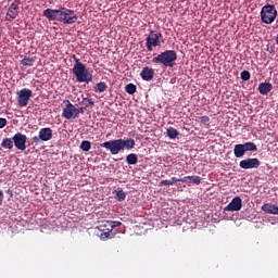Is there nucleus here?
Segmentation results:
<instances>
[{"label":"nucleus","instance_id":"nucleus-1","mask_svg":"<svg viewBox=\"0 0 278 278\" xmlns=\"http://www.w3.org/2000/svg\"><path fill=\"white\" fill-rule=\"evenodd\" d=\"M43 16L48 18V21H59V23H63V25H73L78 20L75 11L67 8L46 9Z\"/></svg>","mask_w":278,"mask_h":278},{"label":"nucleus","instance_id":"nucleus-2","mask_svg":"<svg viewBox=\"0 0 278 278\" xmlns=\"http://www.w3.org/2000/svg\"><path fill=\"white\" fill-rule=\"evenodd\" d=\"M73 60L75 64L72 71L78 84H90V81H92V74L90 73V70H88L86 64L81 63V61L77 59L75 54L73 55Z\"/></svg>","mask_w":278,"mask_h":278},{"label":"nucleus","instance_id":"nucleus-3","mask_svg":"<svg viewBox=\"0 0 278 278\" xmlns=\"http://www.w3.org/2000/svg\"><path fill=\"white\" fill-rule=\"evenodd\" d=\"M177 61V52L175 50H166L152 59L153 64H163V66L173 68Z\"/></svg>","mask_w":278,"mask_h":278},{"label":"nucleus","instance_id":"nucleus-4","mask_svg":"<svg viewBox=\"0 0 278 278\" xmlns=\"http://www.w3.org/2000/svg\"><path fill=\"white\" fill-rule=\"evenodd\" d=\"M277 18V9L273 4L264 5L261 10V21L265 25H271Z\"/></svg>","mask_w":278,"mask_h":278},{"label":"nucleus","instance_id":"nucleus-5","mask_svg":"<svg viewBox=\"0 0 278 278\" xmlns=\"http://www.w3.org/2000/svg\"><path fill=\"white\" fill-rule=\"evenodd\" d=\"M123 142L122 140L105 141L101 143V147L110 151L111 155H118L125 149V143Z\"/></svg>","mask_w":278,"mask_h":278},{"label":"nucleus","instance_id":"nucleus-6","mask_svg":"<svg viewBox=\"0 0 278 278\" xmlns=\"http://www.w3.org/2000/svg\"><path fill=\"white\" fill-rule=\"evenodd\" d=\"M121 222H105L104 225H100L99 229L101 232L100 238L101 240H110L111 233H112V229H114V227H121Z\"/></svg>","mask_w":278,"mask_h":278},{"label":"nucleus","instance_id":"nucleus-7","mask_svg":"<svg viewBox=\"0 0 278 278\" xmlns=\"http://www.w3.org/2000/svg\"><path fill=\"white\" fill-rule=\"evenodd\" d=\"M64 105L62 117L66 121H75L77 118V106L71 103V100H64Z\"/></svg>","mask_w":278,"mask_h":278},{"label":"nucleus","instance_id":"nucleus-8","mask_svg":"<svg viewBox=\"0 0 278 278\" xmlns=\"http://www.w3.org/2000/svg\"><path fill=\"white\" fill-rule=\"evenodd\" d=\"M161 38H162V33H154L153 30H151L146 39V47L148 51H153V47H161L162 45V41H160Z\"/></svg>","mask_w":278,"mask_h":278},{"label":"nucleus","instance_id":"nucleus-9","mask_svg":"<svg viewBox=\"0 0 278 278\" xmlns=\"http://www.w3.org/2000/svg\"><path fill=\"white\" fill-rule=\"evenodd\" d=\"M17 103L20 108H27L29 105V99H31V89L24 88L16 92Z\"/></svg>","mask_w":278,"mask_h":278},{"label":"nucleus","instance_id":"nucleus-10","mask_svg":"<svg viewBox=\"0 0 278 278\" xmlns=\"http://www.w3.org/2000/svg\"><path fill=\"white\" fill-rule=\"evenodd\" d=\"M21 2L18 0H15L8 9L7 15H5V21L8 23H12L18 16V4Z\"/></svg>","mask_w":278,"mask_h":278},{"label":"nucleus","instance_id":"nucleus-11","mask_svg":"<svg viewBox=\"0 0 278 278\" xmlns=\"http://www.w3.org/2000/svg\"><path fill=\"white\" fill-rule=\"evenodd\" d=\"M261 164L262 162H260L258 159H245L240 161L239 166L244 170H249L251 168H260Z\"/></svg>","mask_w":278,"mask_h":278},{"label":"nucleus","instance_id":"nucleus-12","mask_svg":"<svg viewBox=\"0 0 278 278\" xmlns=\"http://www.w3.org/2000/svg\"><path fill=\"white\" fill-rule=\"evenodd\" d=\"M242 210V198L235 197L231 202L224 207V212H240Z\"/></svg>","mask_w":278,"mask_h":278},{"label":"nucleus","instance_id":"nucleus-13","mask_svg":"<svg viewBox=\"0 0 278 278\" xmlns=\"http://www.w3.org/2000/svg\"><path fill=\"white\" fill-rule=\"evenodd\" d=\"M140 77L143 79V81H151L153 77H155V71L151 67H143L140 72Z\"/></svg>","mask_w":278,"mask_h":278},{"label":"nucleus","instance_id":"nucleus-14","mask_svg":"<svg viewBox=\"0 0 278 278\" xmlns=\"http://www.w3.org/2000/svg\"><path fill=\"white\" fill-rule=\"evenodd\" d=\"M262 212H265V214H274L278 215V206L270 203H265L261 207Z\"/></svg>","mask_w":278,"mask_h":278},{"label":"nucleus","instance_id":"nucleus-15","mask_svg":"<svg viewBox=\"0 0 278 278\" xmlns=\"http://www.w3.org/2000/svg\"><path fill=\"white\" fill-rule=\"evenodd\" d=\"M53 138V130L51 128H41L39 130V140H51Z\"/></svg>","mask_w":278,"mask_h":278},{"label":"nucleus","instance_id":"nucleus-16","mask_svg":"<svg viewBox=\"0 0 278 278\" xmlns=\"http://www.w3.org/2000/svg\"><path fill=\"white\" fill-rule=\"evenodd\" d=\"M273 90V84L270 83H261L258 85V92L260 94H268Z\"/></svg>","mask_w":278,"mask_h":278},{"label":"nucleus","instance_id":"nucleus-17","mask_svg":"<svg viewBox=\"0 0 278 278\" xmlns=\"http://www.w3.org/2000/svg\"><path fill=\"white\" fill-rule=\"evenodd\" d=\"M180 181L182 184H186V181H193L195 186H199L201 184V176H186L184 178H180Z\"/></svg>","mask_w":278,"mask_h":278},{"label":"nucleus","instance_id":"nucleus-18","mask_svg":"<svg viewBox=\"0 0 278 278\" xmlns=\"http://www.w3.org/2000/svg\"><path fill=\"white\" fill-rule=\"evenodd\" d=\"M235 157H243L244 153H247V151L244 150V146L243 144H237L235 146Z\"/></svg>","mask_w":278,"mask_h":278},{"label":"nucleus","instance_id":"nucleus-19","mask_svg":"<svg viewBox=\"0 0 278 278\" xmlns=\"http://www.w3.org/2000/svg\"><path fill=\"white\" fill-rule=\"evenodd\" d=\"M127 164L134 166L138 164V155L136 153H130L126 156Z\"/></svg>","mask_w":278,"mask_h":278},{"label":"nucleus","instance_id":"nucleus-20","mask_svg":"<svg viewBox=\"0 0 278 278\" xmlns=\"http://www.w3.org/2000/svg\"><path fill=\"white\" fill-rule=\"evenodd\" d=\"M177 181H181V178L172 177L170 180H161L160 186H175Z\"/></svg>","mask_w":278,"mask_h":278},{"label":"nucleus","instance_id":"nucleus-21","mask_svg":"<svg viewBox=\"0 0 278 278\" xmlns=\"http://www.w3.org/2000/svg\"><path fill=\"white\" fill-rule=\"evenodd\" d=\"M167 136L170 140H175L179 136V131L173 127L167 128Z\"/></svg>","mask_w":278,"mask_h":278},{"label":"nucleus","instance_id":"nucleus-22","mask_svg":"<svg viewBox=\"0 0 278 278\" xmlns=\"http://www.w3.org/2000/svg\"><path fill=\"white\" fill-rule=\"evenodd\" d=\"M26 142V140H14L16 149H18L20 151H25V149H27V146L25 144Z\"/></svg>","mask_w":278,"mask_h":278},{"label":"nucleus","instance_id":"nucleus-23","mask_svg":"<svg viewBox=\"0 0 278 278\" xmlns=\"http://www.w3.org/2000/svg\"><path fill=\"white\" fill-rule=\"evenodd\" d=\"M81 105H85V108H94V100L83 97Z\"/></svg>","mask_w":278,"mask_h":278},{"label":"nucleus","instance_id":"nucleus-24","mask_svg":"<svg viewBox=\"0 0 278 278\" xmlns=\"http://www.w3.org/2000/svg\"><path fill=\"white\" fill-rule=\"evenodd\" d=\"M108 90V84L101 81L96 85V92H105Z\"/></svg>","mask_w":278,"mask_h":278},{"label":"nucleus","instance_id":"nucleus-25","mask_svg":"<svg viewBox=\"0 0 278 278\" xmlns=\"http://www.w3.org/2000/svg\"><path fill=\"white\" fill-rule=\"evenodd\" d=\"M122 144H124V149H134L136 147L135 140H122Z\"/></svg>","mask_w":278,"mask_h":278},{"label":"nucleus","instance_id":"nucleus-26","mask_svg":"<svg viewBox=\"0 0 278 278\" xmlns=\"http://www.w3.org/2000/svg\"><path fill=\"white\" fill-rule=\"evenodd\" d=\"M80 149H81V151L88 152L90 149H92V143H90V141H88V140H84L80 143Z\"/></svg>","mask_w":278,"mask_h":278},{"label":"nucleus","instance_id":"nucleus-27","mask_svg":"<svg viewBox=\"0 0 278 278\" xmlns=\"http://www.w3.org/2000/svg\"><path fill=\"white\" fill-rule=\"evenodd\" d=\"M243 149L247 151H257V146L253 142H247L243 144Z\"/></svg>","mask_w":278,"mask_h":278},{"label":"nucleus","instance_id":"nucleus-28","mask_svg":"<svg viewBox=\"0 0 278 278\" xmlns=\"http://www.w3.org/2000/svg\"><path fill=\"white\" fill-rule=\"evenodd\" d=\"M21 65L22 66H34V59H31V58H24L21 61Z\"/></svg>","mask_w":278,"mask_h":278},{"label":"nucleus","instance_id":"nucleus-29","mask_svg":"<svg viewBox=\"0 0 278 278\" xmlns=\"http://www.w3.org/2000/svg\"><path fill=\"white\" fill-rule=\"evenodd\" d=\"M138 88L136 87V85H134V84H128V85H126V92L128 93V94H136V90H137Z\"/></svg>","mask_w":278,"mask_h":278},{"label":"nucleus","instance_id":"nucleus-30","mask_svg":"<svg viewBox=\"0 0 278 278\" xmlns=\"http://www.w3.org/2000/svg\"><path fill=\"white\" fill-rule=\"evenodd\" d=\"M201 125H204L205 127H210V124L212 123L210 119V116L204 115L200 117Z\"/></svg>","mask_w":278,"mask_h":278},{"label":"nucleus","instance_id":"nucleus-31","mask_svg":"<svg viewBox=\"0 0 278 278\" xmlns=\"http://www.w3.org/2000/svg\"><path fill=\"white\" fill-rule=\"evenodd\" d=\"M1 147H3V149H12L14 147V141L3 140Z\"/></svg>","mask_w":278,"mask_h":278},{"label":"nucleus","instance_id":"nucleus-32","mask_svg":"<svg viewBox=\"0 0 278 278\" xmlns=\"http://www.w3.org/2000/svg\"><path fill=\"white\" fill-rule=\"evenodd\" d=\"M116 199L117 201H125V199H127V194H125V191L119 190L116 192Z\"/></svg>","mask_w":278,"mask_h":278},{"label":"nucleus","instance_id":"nucleus-33","mask_svg":"<svg viewBox=\"0 0 278 278\" xmlns=\"http://www.w3.org/2000/svg\"><path fill=\"white\" fill-rule=\"evenodd\" d=\"M242 81H249L251 79V73L249 71L241 72Z\"/></svg>","mask_w":278,"mask_h":278},{"label":"nucleus","instance_id":"nucleus-34","mask_svg":"<svg viewBox=\"0 0 278 278\" xmlns=\"http://www.w3.org/2000/svg\"><path fill=\"white\" fill-rule=\"evenodd\" d=\"M12 140H27V136H25L21 132H17L13 136Z\"/></svg>","mask_w":278,"mask_h":278},{"label":"nucleus","instance_id":"nucleus-35","mask_svg":"<svg viewBox=\"0 0 278 278\" xmlns=\"http://www.w3.org/2000/svg\"><path fill=\"white\" fill-rule=\"evenodd\" d=\"M85 111H86V109L84 106L76 108V116H77V118H79V115L84 114Z\"/></svg>","mask_w":278,"mask_h":278},{"label":"nucleus","instance_id":"nucleus-36","mask_svg":"<svg viewBox=\"0 0 278 278\" xmlns=\"http://www.w3.org/2000/svg\"><path fill=\"white\" fill-rule=\"evenodd\" d=\"M8 125V119L0 117V129H3Z\"/></svg>","mask_w":278,"mask_h":278},{"label":"nucleus","instance_id":"nucleus-37","mask_svg":"<svg viewBox=\"0 0 278 278\" xmlns=\"http://www.w3.org/2000/svg\"><path fill=\"white\" fill-rule=\"evenodd\" d=\"M3 199H4L3 190H0V204L3 203Z\"/></svg>","mask_w":278,"mask_h":278},{"label":"nucleus","instance_id":"nucleus-38","mask_svg":"<svg viewBox=\"0 0 278 278\" xmlns=\"http://www.w3.org/2000/svg\"><path fill=\"white\" fill-rule=\"evenodd\" d=\"M7 194H9L10 197H14V191H12V189H8Z\"/></svg>","mask_w":278,"mask_h":278},{"label":"nucleus","instance_id":"nucleus-39","mask_svg":"<svg viewBox=\"0 0 278 278\" xmlns=\"http://www.w3.org/2000/svg\"><path fill=\"white\" fill-rule=\"evenodd\" d=\"M276 45H278V34H277V36H276Z\"/></svg>","mask_w":278,"mask_h":278},{"label":"nucleus","instance_id":"nucleus-40","mask_svg":"<svg viewBox=\"0 0 278 278\" xmlns=\"http://www.w3.org/2000/svg\"><path fill=\"white\" fill-rule=\"evenodd\" d=\"M33 140H38V137H34Z\"/></svg>","mask_w":278,"mask_h":278},{"label":"nucleus","instance_id":"nucleus-41","mask_svg":"<svg viewBox=\"0 0 278 278\" xmlns=\"http://www.w3.org/2000/svg\"><path fill=\"white\" fill-rule=\"evenodd\" d=\"M3 140H10L9 138H4Z\"/></svg>","mask_w":278,"mask_h":278}]
</instances>
